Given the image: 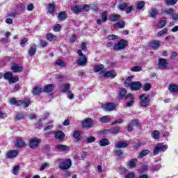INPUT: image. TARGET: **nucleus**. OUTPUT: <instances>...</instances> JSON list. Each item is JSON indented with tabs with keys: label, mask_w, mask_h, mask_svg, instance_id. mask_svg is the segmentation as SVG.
<instances>
[{
	"label": "nucleus",
	"mask_w": 178,
	"mask_h": 178,
	"mask_svg": "<svg viewBox=\"0 0 178 178\" xmlns=\"http://www.w3.org/2000/svg\"><path fill=\"white\" fill-rule=\"evenodd\" d=\"M23 105L24 108H29L30 106V100L29 99H24L23 100H18L17 106Z\"/></svg>",
	"instance_id": "obj_13"
},
{
	"label": "nucleus",
	"mask_w": 178,
	"mask_h": 178,
	"mask_svg": "<svg viewBox=\"0 0 178 178\" xmlns=\"http://www.w3.org/2000/svg\"><path fill=\"white\" fill-rule=\"evenodd\" d=\"M157 145L161 152H165V151L168 149V145H163V143H159Z\"/></svg>",
	"instance_id": "obj_33"
},
{
	"label": "nucleus",
	"mask_w": 178,
	"mask_h": 178,
	"mask_svg": "<svg viewBox=\"0 0 178 178\" xmlns=\"http://www.w3.org/2000/svg\"><path fill=\"white\" fill-rule=\"evenodd\" d=\"M120 131H122V129L120 127H115L110 130L111 134H118V133H120Z\"/></svg>",
	"instance_id": "obj_31"
},
{
	"label": "nucleus",
	"mask_w": 178,
	"mask_h": 178,
	"mask_svg": "<svg viewBox=\"0 0 178 178\" xmlns=\"http://www.w3.org/2000/svg\"><path fill=\"white\" fill-rule=\"evenodd\" d=\"M159 152H161V149H159V147L158 146V145L155 147L154 151H153V154L154 155H158L159 154Z\"/></svg>",
	"instance_id": "obj_58"
},
{
	"label": "nucleus",
	"mask_w": 178,
	"mask_h": 178,
	"mask_svg": "<svg viewBox=\"0 0 178 178\" xmlns=\"http://www.w3.org/2000/svg\"><path fill=\"white\" fill-rule=\"evenodd\" d=\"M27 41H29V39L26 38H25L24 39H21L20 45H21L22 48H24V47L26 45V42H27Z\"/></svg>",
	"instance_id": "obj_57"
},
{
	"label": "nucleus",
	"mask_w": 178,
	"mask_h": 178,
	"mask_svg": "<svg viewBox=\"0 0 178 178\" xmlns=\"http://www.w3.org/2000/svg\"><path fill=\"white\" fill-rule=\"evenodd\" d=\"M133 80V76H128L125 81V87H129L131 83L130 82Z\"/></svg>",
	"instance_id": "obj_47"
},
{
	"label": "nucleus",
	"mask_w": 178,
	"mask_h": 178,
	"mask_svg": "<svg viewBox=\"0 0 178 178\" xmlns=\"http://www.w3.org/2000/svg\"><path fill=\"white\" fill-rule=\"evenodd\" d=\"M127 8V4L124 2L123 3H121L120 4H119L118 6V8L120 10H124L125 8Z\"/></svg>",
	"instance_id": "obj_54"
},
{
	"label": "nucleus",
	"mask_w": 178,
	"mask_h": 178,
	"mask_svg": "<svg viewBox=\"0 0 178 178\" xmlns=\"http://www.w3.org/2000/svg\"><path fill=\"white\" fill-rule=\"evenodd\" d=\"M70 88V84L63 85L60 86V91L61 92H65V91H67Z\"/></svg>",
	"instance_id": "obj_36"
},
{
	"label": "nucleus",
	"mask_w": 178,
	"mask_h": 178,
	"mask_svg": "<svg viewBox=\"0 0 178 178\" xmlns=\"http://www.w3.org/2000/svg\"><path fill=\"white\" fill-rule=\"evenodd\" d=\"M151 90V84L145 83L143 86V91H149Z\"/></svg>",
	"instance_id": "obj_59"
},
{
	"label": "nucleus",
	"mask_w": 178,
	"mask_h": 178,
	"mask_svg": "<svg viewBox=\"0 0 178 178\" xmlns=\"http://www.w3.org/2000/svg\"><path fill=\"white\" fill-rule=\"evenodd\" d=\"M158 13V10H156V8H152L149 11V15L151 17H155V16H156V14Z\"/></svg>",
	"instance_id": "obj_37"
},
{
	"label": "nucleus",
	"mask_w": 178,
	"mask_h": 178,
	"mask_svg": "<svg viewBox=\"0 0 178 178\" xmlns=\"http://www.w3.org/2000/svg\"><path fill=\"white\" fill-rule=\"evenodd\" d=\"M41 91H42L41 88L36 87L32 90V93L33 95H39V94H41Z\"/></svg>",
	"instance_id": "obj_35"
},
{
	"label": "nucleus",
	"mask_w": 178,
	"mask_h": 178,
	"mask_svg": "<svg viewBox=\"0 0 178 178\" xmlns=\"http://www.w3.org/2000/svg\"><path fill=\"white\" fill-rule=\"evenodd\" d=\"M134 176H136V174L132 172H130L127 175H126L124 177V178H134Z\"/></svg>",
	"instance_id": "obj_63"
},
{
	"label": "nucleus",
	"mask_w": 178,
	"mask_h": 178,
	"mask_svg": "<svg viewBox=\"0 0 178 178\" xmlns=\"http://www.w3.org/2000/svg\"><path fill=\"white\" fill-rule=\"evenodd\" d=\"M55 138L59 141H62L65 138V134L62 131H58L56 133Z\"/></svg>",
	"instance_id": "obj_23"
},
{
	"label": "nucleus",
	"mask_w": 178,
	"mask_h": 178,
	"mask_svg": "<svg viewBox=\"0 0 178 178\" xmlns=\"http://www.w3.org/2000/svg\"><path fill=\"white\" fill-rule=\"evenodd\" d=\"M175 8H168L165 10H161L162 15H173Z\"/></svg>",
	"instance_id": "obj_27"
},
{
	"label": "nucleus",
	"mask_w": 178,
	"mask_h": 178,
	"mask_svg": "<svg viewBox=\"0 0 178 178\" xmlns=\"http://www.w3.org/2000/svg\"><path fill=\"white\" fill-rule=\"evenodd\" d=\"M54 10H55V5L50 3L48 6V13H54Z\"/></svg>",
	"instance_id": "obj_48"
},
{
	"label": "nucleus",
	"mask_w": 178,
	"mask_h": 178,
	"mask_svg": "<svg viewBox=\"0 0 178 178\" xmlns=\"http://www.w3.org/2000/svg\"><path fill=\"white\" fill-rule=\"evenodd\" d=\"M169 91L170 92H178V85L172 84L169 86Z\"/></svg>",
	"instance_id": "obj_30"
},
{
	"label": "nucleus",
	"mask_w": 178,
	"mask_h": 178,
	"mask_svg": "<svg viewBox=\"0 0 178 178\" xmlns=\"http://www.w3.org/2000/svg\"><path fill=\"white\" fill-rule=\"evenodd\" d=\"M46 38L48 41H50V42H52L54 41H56V40H58V37H56V35H55L54 33H49L46 35Z\"/></svg>",
	"instance_id": "obj_20"
},
{
	"label": "nucleus",
	"mask_w": 178,
	"mask_h": 178,
	"mask_svg": "<svg viewBox=\"0 0 178 178\" xmlns=\"http://www.w3.org/2000/svg\"><path fill=\"white\" fill-rule=\"evenodd\" d=\"M178 0H165V3L169 6H173L177 3Z\"/></svg>",
	"instance_id": "obj_42"
},
{
	"label": "nucleus",
	"mask_w": 178,
	"mask_h": 178,
	"mask_svg": "<svg viewBox=\"0 0 178 178\" xmlns=\"http://www.w3.org/2000/svg\"><path fill=\"white\" fill-rule=\"evenodd\" d=\"M145 6V2H144V1H139L137 3L136 9L138 10H141V9H143Z\"/></svg>",
	"instance_id": "obj_43"
},
{
	"label": "nucleus",
	"mask_w": 178,
	"mask_h": 178,
	"mask_svg": "<svg viewBox=\"0 0 178 178\" xmlns=\"http://www.w3.org/2000/svg\"><path fill=\"white\" fill-rule=\"evenodd\" d=\"M77 54L79 55V58L76 59V63L78 66H86L87 65V56L83 54L81 49L77 51Z\"/></svg>",
	"instance_id": "obj_1"
},
{
	"label": "nucleus",
	"mask_w": 178,
	"mask_h": 178,
	"mask_svg": "<svg viewBox=\"0 0 178 178\" xmlns=\"http://www.w3.org/2000/svg\"><path fill=\"white\" fill-rule=\"evenodd\" d=\"M94 122L91 118H87L83 122V127H92Z\"/></svg>",
	"instance_id": "obj_16"
},
{
	"label": "nucleus",
	"mask_w": 178,
	"mask_h": 178,
	"mask_svg": "<svg viewBox=\"0 0 178 178\" xmlns=\"http://www.w3.org/2000/svg\"><path fill=\"white\" fill-rule=\"evenodd\" d=\"M114 27H119V29H123L124 27V22H118L114 24Z\"/></svg>",
	"instance_id": "obj_46"
},
{
	"label": "nucleus",
	"mask_w": 178,
	"mask_h": 178,
	"mask_svg": "<svg viewBox=\"0 0 178 178\" xmlns=\"http://www.w3.org/2000/svg\"><path fill=\"white\" fill-rule=\"evenodd\" d=\"M41 143V139L38 138H33L30 139L29 145L32 149H35Z\"/></svg>",
	"instance_id": "obj_4"
},
{
	"label": "nucleus",
	"mask_w": 178,
	"mask_h": 178,
	"mask_svg": "<svg viewBox=\"0 0 178 178\" xmlns=\"http://www.w3.org/2000/svg\"><path fill=\"white\" fill-rule=\"evenodd\" d=\"M139 99L140 100V106L143 108H147V106H149V102L151 101L149 99V95L143 94L139 97Z\"/></svg>",
	"instance_id": "obj_2"
},
{
	"label": "nucleus",
	"mask_w": 178,
	"mask_h": 178,
	"mask_svg": "<svg viewBox=\"0 0 178 178\" xmlns=\"http://www.w3.org/2000/svg\"><path fill=\"white\" fill-rule=\"evenodd\" d=\"M20 169V167L19 165H15L13 168V175H19V170Z\"/></svg>",
	"instance_id": "obj_49"
},
{
	"label": "nucleus",
	"mask_w": 178,
	"mask_h": 178,
	"mask_svg": "<svg viewBox=\"0 0 178 178\" xmlns=\"http://www.w3.org/2000/svg\"><path fill=\"white\" fill-rule=\"evenodd\" d=\"M99 144L101 147H106V145H109V144H111V143L109 142V140H108V139L104 138V139H102L99 141Z\"/></svg>",
	"instance_id": "obj_29"
},
{
	"label": "nucleus",
	"mask_w": 178,
	"mask_h": 178,
	"mask_svg": "<svg viewBox=\"0 0 178 178\" xmlns=\"http://www.w3.org/2000/svg\"><path fill=\"white\" fill-rule=\"evenodd\" d=\"M108 40H116L118 38V35H109L107 36Z\"/></svg>",
	"instance_id": "obj_64"
},
{
	"label": "nucleus",
	"mask_w": 178,
	"mask_h": 178,
	"mask_svg": "<svg viewBox=\"0 0 178 178\" xmlns=\"http://www.w3.org/2000/svg\"><path fill=\"white\" fill-rule=\"evenodd\" d=\"M62 29V26H60V24H57L56 25H55L53 27V30L54 31H55L56 33H58V31H60V29Z\"/></svg>",
	"instance_id": "obj_53"
},
{
	"label": "nucleus",
	"mask_w": 178,
	"mask_h": 178,
	"mask_svg": "<svg viewBox=\"0 0 178 178\" xmlns=\"http://www.w3.org/2000/svg\"><path fill=\"white\" fill-rule=\"evenodd\" d=\"M102 108L106 112H112L116 109V104L115 103H106L102 105Z\"/></svg>",
	"instance_id": "obj_5"
},
{
	"label": "nucleus",
	"mask_w": 178,
	"mask_h": 178,
	"mask_svg": "<svg viewBox=\"0 0 178 178\" xmlns=\"http://www.w3.org/2000/svg\"><path fill=\"white\" fill-rule=\"evenodd\" d=\"M126 92H127V90H126V89H124V88H122L119 92V95H120V98H123V97H125Z\"/></svg>",
	"instance_id": "obj_56"
},
{
	"label": "nucleus",
	"mask_w": 178,
	"mask_h": 178,
	"mask_svg": "<svg viewBox=\"0 0 178 178\" xmlns=\"http://www.w3.org/2000/svg\"><path fill=\"white\" fill-rule=\"evenodd\" d=\"M129 87L133 91H137L141 89V83L140 81L131 82Z\"/></svg>",
	"instance_id": "obj_9"
},
{
	"label": "nucleus",
	"mask_w": 178,
	"mask_h": 178,
	"mask_svg": "<svg viewBox=\"0 0 178 178\" xmlns=\"http://www.w3.org/2000/svg\"><path fill=\"white\" fill-rule=\"evenodd\" d=\"M17 155H19V151L10 150L6 154V158L7 159H13V158H16Z\"/></svg>",
	"instance_id": "obj_10"
},
{
	"label": "nucleus",
	"mask_w": 178,
	"mask_h": 178,
	"mask_svg": "<svg viewBox=\"0 0 178 178\" xmlns=\"http://www.w3.org/2000/svg\"><path fill=\"white\" fill-rule=\"evenodd\" d=\"M127 45H129L127 40L122 39L114 45L113 49L114 51H122V49H124Z\"/></svg>",
	"instance_id": "obj_3"
},
{
	"label": "nucleus",
	"mask_w": 178,
	"mask_h": 178,
	"mask_svg": "<svg viewBox=\"0 0 178 178\" xmlns=\"http://www.w3.org/2000/svg\"><path fill=\"white\" fill-rule=\"evenodd\" d=\"M19 81V77L18 76H11V79L9 81L10 84H12L13 83H17Z\"/></svg>",
	"instance_id": "obj_52"
},
{
	"label": "nucleus",
	"mask_w": 178,
	"mask_h": 178,
	"mask_svg": "<svg viewBox=\"0 0 178 178\" xmlns=\"http://www.w3.org/2000/svg\"><path fill=\"white\" fill-rule=\"evenodd\" d=\"M56 65H58V66H60V67H65V66H66V64L62 60H57L56 62Z\"/></svg>",
	"instance_id": "obj_51"
},
{
	"label": "nucleus",
	"mask_w": 178,
	"mask_h": 178,
	"mask_svg": "<svg viewBox=\"0 0 178 178\" xmlns=\"http://www.w3.org/2000/svg\"><path fill=\"white\" fill-rule=\"evenodd\" d=\"M112 120L111 115H104L99 118L101 123H109Z\"/></svg>",
	"instance_id": "obj_21"
},
{
	"label": "nucleus",
	"mask_w": 178,
	"mask_h": 178,
	"mask_svg": "<svg viewBox=\"0 0 178 178\" xmlns=\"http://www.w3.org/2000/svg\"><path fill=\"white\" fill-rule=\"evenodd\" d=\"M160 133L159 131H154L152 132V138H154L155 140H158V138H159V136H160Z\"/></svg>",
	"instance_id": "obj_44"
},
{
	"label": "nucleus",
	"mask_w": 178,
	"mask_h": 178,
	"mask_svg": "<svg viewBox=\"0 0 178 178\" xmlns=\"http://www.w3.org/2000/svg\"><path fill=\"white\" fill-rule=\"evenodd\" d=\"M119 19H120V15L118 14H113L108 17V20H110V22H118Z\"/></svg>",
	"instance_id": "obj_26"
},
{
	"label": "nucleus",
	"mask_w": 178,
	"mask_h": 178,
	"mask_svg": "<svg viewBox=\"0 0 178 178\" xmlns=\"http://www.w3.org/2000/svg\"><path fill=\"white\" fill-rule=\"evenodd\" d=\"M165 26H166V21L161 19L159 21L157 27L158 29H163V27H165Z\"/></svg>",
	"instance_id": "obj_41"
},
{
	"label": "nucleus",
	"mask_w": 178,
	"mask_h": 178,
	"mask_svg": "<svg viewBox=\"0 0 178 178\" xmlns=\"http://www.w3.org/2000/svg\"><path fill=\"white\" fill-rule=\"evenodd\" d=\"M70 166H72V160L66 159L63 163L59 164L58 168L63 170H66L70 169Z\"/></svg>",
	"instance_id": "obj_6"
},
{
	"label": "nucleus",
	"mask_w": 178,
	"mask_h": 178,
	"mask_svg": "<svg viewBox=\"0 0 178 178\" xmlns=\"http://www.w3.org/2000/svg\"><path fill=\"white\" fill-rule=\"evenodd\" d=\"M13 76V74H12L11 72H8L3 74V77H4L5 80H8V81H10V79L12 78Z\"/></svg>",
	"instance_id": "obj_40"
},
{
	"label": "nucleus",
	"mask_w": 178,
	"mask_h": 178,
	"mask_svg": "<svg viewBox=\"0 0 178 178\" xmlns=\"http://www.w3.org/2000/svg\"><path fill=\"white\" fill-rule=\"evenodd\" d=\"M26 143L23 141V140L18 138L16 140L15 147L17 148H22Z\"/></svg>",
	"instance_id": "obj_28"
},
{
	"label": "nucleus",
	"mask_w": 178,
	"mask_h": 178,
	"mask_svg": "<svg viewBox=\"0 0 178 178\" xmlns=\"http://www.w3.org/2000/svg\"><path fill=\"white\" fill-rule=\"evenodd\" d=\"M40 45L42 48H45V47L48 45V42H47L45 40H40Z\"/></svg>",
	"instance_id": "obj_61"
},
{
	"label": "nucleus",
	"mask_w": 178,
	"mask_h": 178,
	"mask_svg": "<svg viewBox=\"0 0 178 178\" xmlns=\"http://www.w3.org/2000/svg\"><path fill=\"white\" fill-rule=\"evenodd\" d=\"M104 67H105V66H104V65H95L93 68V70H94L95 73H99V72H102V70H105V69H104Z\"/></svg>",
	"instance_id": "obj_25"
},
{
	"label": "nucleus",
	"mask_w": 178,
	"mask_h": 178,
	"mask_svg": "<svg viewBox=\"0 0 178 178\" xmlns=\"http://www.w3.org/2000/svg\"><path fill=\"white\" fill-rule=\"evenodd\" d=\"M72 136L74 137V141H80L81 140V132L80 131H74Z\"/></svg>",
	"instance_id": "obj_18"
},
{
	"label": "nucleus",
	"mask_w": 178,
	"mask_h": 178,
	"mask_svg": "<svg viewBox=\"0 0 178 178\" xmlns=\"http://www.w3.org/2000/svg\"><path fill=\"white\" fill-rule=\"evenodd\" d=\"M102 20L104 23L108 20V13L104 12L102 14Z\"/></svg>",
	"instance_id": "obj_50"
},
{
	"label": "nucleus",
	"mask_w": 178,
	"mask_h": 178,
	"mask_svg": "<svg viewBox=\"0 0 178 178\" xmlns=\"http://www.w3.org/2000/svg\"><path fill=\"white\" fill-rule=\"evenodd\" d=\"M81 6H75L73 8H71V10L74 12V13H80L81 12Z\"/></svg>",
	"instance_id": "obj_32"
},
{
	"label": "nucleus",
	"mask_w": 178,
	"mask_h": 178,
	"mask_svg": "<svg viewBox=\"0 0 178 178\" xmlns=\"http://www.w3.org/2000/svg\"><path fill=\"white\" fill-rule=\"evenodd\" d=\"M129 98H131V101L126 103L125 105L128 107L133 106V105H134V95L129 93L124 97L125 99H129Z\"/></svg>",
	"instance_id": "obj_11"
},
{
	"label": "nucleus",
	"mask_w": 178,
	"mask_h": 178,
	"mask_svg": "<svg viewBox=\"0 0 178 178\" xmlns=\"http://www.w3.org/2000/svg\"><path fill=\"white\" fill-rule=\"evenodd\" d=\"M102 73L103 74L104 77H113V78H115L117 76L116 72H115L113 70L106 71V68L103 70L102 71Z\"/></svg>",
	"instance_id": "obj_8"
},
{
	"label": "nucleus",
	"mask_w": 178,
	"mask_h": 178,
	"mask_svg": "<svg viewBox=\"0 0 178 178\" xmlns=\"http://www.w3.org/2000/svg\"><path fill=\"white\" fill-rule=\"evenodd\" d=\"M166 34H168V29L164 28L163 29L158 32L157 37H162V35H165Z\"/></svg>",
	"instance_id": "obj_38"
},
{
	"label": "nucleus",
	"mask_w": 178,
	"mask_h": 178,
	"mask_svg": "<svg viewBox=\"0 0 178 178\" xmlns=\"http://www.w3.org/2000/svg\"><path fill=\"white\" fill-rule=\"evenodd\" d=\"M137 159H133L129 162V168H136V165H137Z\"/></svg>",
	"instance_id": "obj_34"
},
{
	"label": "nucleus",
	"mask_w": 178,
	"mask_h": 178,
	"mask_svg": "<svg viewBox=\"0 0 178 178\" xmlns=\"http://www.w3.org/2000/svg\"><path fill=\"white\" fill-rule=\"evenodd\" d=\"M141 66H134L130 69L131 72H141Z\"/></svg>",
	"instance_id": "obj_55"
},
{
	"label": "nucleus",
	"mask_w": 178,
	"mask_h": 178,
	"mask_svg": "<svg viewBox=\"0 0 178 178\" xmlns=\"http://www.w3.org/2000/svg\"><path fill=\"white\" fill-rule=\"evenodd\" d=\"M17 120H22L24 118V114L23 113H18L16 115Z\"/></svg>",
	"instance_id": "obj_60"
},
{
	"label": "nucleus",
	"mask_w": 178,
	"mask_h": 178,
	"mask_svg": "<svg viewBox=\"0 0 178 178\" xmlns=\"http://www.w3.org/2000/svg\"><path fill=\"white\" fill-rule=\"evenodd\" d=\"M55 149L60 152H65V151H69L70 147L67 145L58 144L56 145Z\"/></svg>",
	"instance_id": "obj_12"
},
{
	"label": "nucleus",
	"mask_w": 178,
	"mask_h": 178,
	"mask_svg": "<svg viewBox=\"0 0 178 178\" xmlns=\"http://www.w3.org/2000/svg\"><path fill=\"white\" fill-rule=\"evenodd\" d=\"M19 101L16 100V98H12L10 99V105H17V102Z\"/></svg>",
	"instance_id": "obj_62"
},
{
	"label": "nucleus",
	"mask_w": 178,
	"mask_h": 178,
	"mask_svg": "<svg viewBox=\"0 0 178 178\" xmlns=\"http://www.w3.org/2000/svg\"><path fill=\"white\" fill-rule=\"evenodd\" d=\"M58 17L59 20H65V19L67 17V15H66V13L61 12L58 14Z\"/></svg>",
	"instance_id": "obj_39"
},
{
	"label": "nucleus",
	"mask_w": 178,
	"mask_h": 178,
	"mask_svg": "<svg viewBox=\"0 0 178 178\" xmlns=\"http://www.w3.org/2000/svg\"><path fill=\"white\" fill-rule=\"evenodd\" d=\"M37 53V46L35 44L31 45L28 54L30 56H34Z\"/></svg>",
	"instance_id": "obj_17"
},
{
	"label": "nucleus",
	"mask_w": 178,
	"mask_h": 178,
	"mask_svg": "<svg viewBox=\"0 0 178 178\" xmlns=\"http://www.w3.org/2000/svg\"><path fill=\"white\" fill-rule=\"evenodd\" d=\"M151 151L148 150V149H144L142 150L139 155L138 156V158L139 159H141V158H144V156H147V155H148L149 154H150Z\"/></svg>",
	"instance_id": "obj_24"
},
{
	"label": "nucleus",
	"mask_w": 178,
	"mask_h": 178,
	"mask_svg": "<svg viewBox=\"0 0 178 178\" xmlns=\"http://www.w3.org/2000/svg\"><path fill=\"white\" fill-rule=\"evenodd\" d=\"M161 47V41L159 40H153L150 44V48L152 49H158Z\"/></svg>",
	"instance_id": "obj_19"
},
{
	"label": "nucleus",
	"mask_w": 178,
	"mask_h": 178,
	"mask_svg": "<svg viewBox=\"0 0 178 178\" xmlns=\"http://www.w3.org/2000/svg\"><path fill=\"white\" fill-rule=\"evenodd\" d=\"M158 66H159V69H161L162 70H165V69H168V60L161 58L159 60Z\"/></svg>",
	"instance_id": "obj_7"
},
{
	"label": "nucleus",
	"mask_w": 178,
	"mask_h": 178,
	"mask_svg": "<svg viewBox=\"0 0 178 178\" xmlns=\"http://www.w3.org/2000/svg\"><path fill=\"white\" fill-rule=\"evenodd\" d=\"M11 70L13 73H20L23 70V67L19 65V64L15 63L11 66Z\"/></svg>",
	"instance_id": "obj_14"
},
{
	"label": "nucleus",
	"mask_w": 178,
	"mask_h": 178,
	"mask_svg": "<svg viewBox=\"0 0 178 178\" xmlns=\"http://www.w3.org/2000/svg\"><path fill=\"white\" fill-rule=\"evenodd\" d=\"M115 148H127L129 147V143L125 141L120 140L115 145Z\"/></svg>",
	"instance_id": "obj_15"
},
{
	"label": "nucleus",
	"mask_w": 178,
	"mask_h": 178,
	"mask_svg": "<svg viewBox=\"0 0 178 178\" xmlns=\"http://www.w3.org/2000/svg\"><path fill=\"white\" fill-rule=\"evenodd\" d=\"M54 90H55V86L54 84H47L44 86V92H51V91H54Z\"/></svg>",
	"instance_id": "obj_22"
},
{
	"label": "nucleus",
	"mask_w": 178,
	"mask_h": 178,
	"mask_svg": "<svg viewBox=\"0 0 178 178\" xmlns=\"http://www.w3.org/2000/svg\"><path fill=\"white\" fill-rule=\"evenodd\" d=\"M85 141L88 144H91V143H94V141H95V137L94 136L88 137L86 138Z\"/></svg>",
	"instance_id": "obj_45"
}]
</instances>
